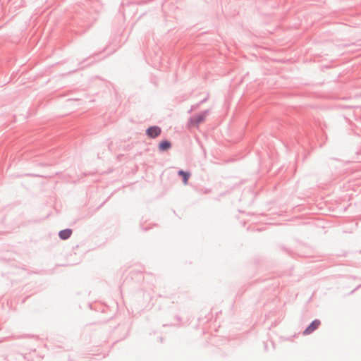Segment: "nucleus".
<instances>
[{
    "instance_id": "f257e3e1",
    "label": "nucleus",
    "mask_w": 361,
    "mask_h": 361,
    "mask_svg": "<svg viewBox=\"0 0 361 361\" xmlns=\"http://www.w3.org/2000/svg\"><path fill=\"white\" fill-rule=\"evenodd\" d=\"M161 133V130L158 126H152L147 129L146 133L151 138L158 137Z\"/></svg>"
},
{
    "instance_id": "f03ea898",
    "label": "nucleus",
    "mask_w": 361,
    "mask_h": 361,
    "mask_svg": "<svg viewBox=\"0 0 361 361\" xmlns=\"http://www.w3.org/2000/svg\"><path fill=\"white\" fill-rule=\"evenodd\" d=\"M206 115H207L206 113H202V114H200L193 116L190 121V124L191 125H197L200 123L203 122L205 119Z\"/></svg>"
},
{
    "instance_id": "7ed1b4c3",
    "label": "nucleus",
    "mask_w": 361,
    "mask_h": 361,
    "mask_svg": "<svg viewBox=\"0 0 361 361\" xmlns=\"http://www.w3.org/2000/svg\"><path fill=\"white\" fill-rule=\"evenodd\" d=\"M320 325V322L319 320L313 321L310 325L304 331L303 334L305 335L310 334L312 333L314 330H316L319 326Z\"/></svg>"
},
{
    "instance_id": "423d86ee",
    "label": "nucleus",
    "mask_w": 361,
    "mask_h": 361,
    "mask_svg": "<svg viewBox=\"0 0 361 361\" xmlns=\"http://www.w3.org/2000/svg\"><path fill=\"white\" fill-rule=\"evenodd\" d=\"M178 174L183 177V183L184 185L188 184V178L190 176V173L189 172H185L183 171H179Z\"/></svg>"
},
{
    "instance_id": "39448f33",
    "label": "nucleus",
    "mask_w": 361,
    "mask_h": 361,
    "mask_svg": "<svg viewBox=\"0 0 361 361\" xmlns=\"http://www.w3.org/2000/svg\"><path fill=\"white\" fill-rule=\"evenodd\" d=\"M72 234L71 229H65L59 232V235L62 240L68 239Z\"/></svg>"
},
{
    "instance_id": "20e7f679",
    "label": "nucleus",
    "mask_w": 361,
    "mask_h": 361,
    "mask_svg": "<svg viewBox=\"0 0 361 361\" xmlns=\"http://www.w3.org/2000/svg\"><path fill=\"white\" fill-rule=\"evenodd\" d=\"M171 147V144L169 141L163 140L159 144V149L161 152L169 149Z\"/></svg>"
}]
</instances>
